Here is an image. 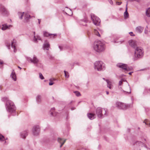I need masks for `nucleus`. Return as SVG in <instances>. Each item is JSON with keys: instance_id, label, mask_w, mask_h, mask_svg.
<instances>
[{"instance_id": "nucleus-1", "label": "nucleus", "mask_w": 150, "mask_h": 150, "mask_svg": "<svg viewBox=\"0 0 150 150\" xmlns=\"http://www.w3.org/2000/svg\"><path fill=\"white\" fill-rule=\"evenodd\" d=\"M2 100L6 102L5 107L8 112L11 113L15 112L16 110V108L13 102L9 100L7 97L3 98Z\"/></svg>"}, {"instance_id": "nucleus-2", "label": "nucleus", "mask_w": 150, "mask_h": 150, "mask_svg": "<svg viewBox=\"0 0 150 150\" xmlns=\"http://www.w3.org/2000/svg\"><path fill=\"white\" fill-rule=\"evenodd\" d=\"M119 89L124 92H126L128 93H131L130 87L127 81L124 79H122L120 81L118 84Z\"/></svg>"}, {"instance_id": "nucleus-3", "label": "nucleus", "mask_w": 150, "mask_h": 150, "mask_svg": "<svg viewBox=\"0 0 150 150\" xmlns=\"http://www.w3.org/2000/svg\"><path fill=\"white\" fill-rule=\"evenodd\" d=\"M93 48L94 50L98 52H102L105 50L104 44L100 41H96L94 44Z\"/></svg>"}, {"instance_id": "nucleus-4", "label": "nucleus", "mask_w": 150, "mask_h": 150, "mask_svg": "<svg viewBox=\"0 0 150 150\" xmlns=\"http://www.w3.org/2000/svg\"><path fill=\"white\" fill-rule=\"evenodd\" d=\"M96 111L97 117L100 118H102L108 115L107 109L100 107H98L96 109Z\"/></svg>"}, {"instance_id": "nucleus-5", "label": "nucleus", "mask_w": 150, "mask_h": 150, "mask_svg": "<svg viewBox=\"0 0 150 150\" xmlns=\"http://www.w3.org/2000/svg\"><path fill=\"white\" fill-rule=\"evenodd\" d=\"M26 58L28 62L33 63L36 67H41V64L39 62V59L35 55H34L32 58L27 57H26Z\"/></svg>"}, {"instance_id": "nucleus-6", "label": "nucleus", "mask_w": 150, "mask_h": 150, "mask_svg": "<svg viewBox=\"0 0 150 150\" xmlns=\"http://www.w3.org/2000/svg\"><path fill=\"white\" fill-rule=\"evenodd\" d=\"M143 49L141 47H137L136 48L134 52V56L136 59L142 58L144 55Z\"/></svg>"}, {"instance_id": "nucleus-7", "label": "nucleus", "mask_w": 150, "mask_h": 150, "mask_svg": "<svg viewBox=\"0 0 150 150\" xmlns=\"http://www.w3.org/2000/svg\"><path fill=\"white\" fill-rule=\"evenodd\" d=\"M94 68L98 71H103L105 69L104 64L102 61H96L94 63Z\"/></svg>"}, {"instance_id": "nucleus-8", "label": "nucleus", "mask_w": 150, "mask_h": 150, "mask_svg": "<svg viewBox=\"0 0 150 150\" xmlns=\"http://www.w3.org/2000/svg\"><path fill=\"white\" fill-rule=\"evenodd\" d=\"M117 66L119 68H122L125 71H129L133 70V68L132 67H129L126 64L122 63H118Z\"/></svg>"}, {"instance_id": "nucleus-9", "label": "nucleus", "mask_w": 150, "mask_h": 150, "mask_svg": "<svg viewBox=\"0 0 150 150\" xmlns=\"http://www.w3.org/2000/svg\"><path fill=\"white\" fill-rule=\"evenodd\" d=\"M91 18L94 24L97 25L100 24V20L98 17L95 16L94 14H92L91 15Z\"/></svg>"}, {"instance_id": "nucleus-10", "label": "nucleus", "mask_w": 150, "mask_h": 150, "mask_svg": "<svg viewBox=\"0 0 150 150\" xmlns=\"http://www.w3.org/2000/svg\"><path fill=\"white\" fill-rule=\"evenodd\" d=\"M40 131V128L38 126H34L33 127L32 132L34 135H38Z\"/></svg>"}, {"instance_id": "nucleus-11", "label": "nucleus", "mask_w": 150, "mask_h": 150, "mask_svg": "<svg viewBox=\"0 0 150 150\" xmlns=\"http://www.w3.org/2000/svg\"><path fill=\"white\" fill-rule=\"evenodd\" d=\"M116 105L118 108L122 109H125L127 107L125 104L119 102H117L116 103Z\"/></svg>"}, {"instance_id": "nucleus-12", "label": "nucleus", "mask_w": 150, "mask_h": 150, "mask_svg": "<svg viewBox=\"0 0 150 150\" xmlns=\"http://www.w3.org/2000/svg\"><path fill=\"white\" fill-rule=\"evenodd\" d=\"M24 21L25 22H28L29 21V19L31 18V16L28 12L25 13V16H24Z\"/></svg>"}, {"instance_id": "nucleus-13", "label": "nucleus", "mask_w": 150, "mask_h": 150, "mask_svg": "<svg viewBox=\"0 0 150 150\" xmlns=\"http://www.w3.org/2000/svg\"><path fill=\"white\" fill-rule=\"evenodd\" d=\"M129 45L132 48H136L137 47V44L135 41L131 40L129 41Z\"/></svg>"}, {"instance_id": "nucleus-14", "label": "nucleus", "mask_w": 150, "mask_h": 150, "mask_svg": "<svg viewBox=\"0 0 150 150\" xmlns=\"http://www.w3.org/2000/svg\"><path fill=\"white\" fill-rule=\"evenodd\" d=\"M144 27L141 26H138L135 29V31L136 32L140 34L144 30Z\"/></svg>"}, {"instance_id": "nucleus-15", "label": "nucleus", "mask_w": 150, "mask_h": 150, "mask_svg": "<svg viewBox=\"0 0 150 150\" xmlns=\"http://www.w3.org/2000/svg\"><path fill=\"white\" fill-rule=\"evenodd\" d=\"M50 46V44L47 41H46L43 45V47L44 50H48Z\"/></svg>"}, {"instance_id": "nucleus-16", "label": "nucleus", "mask_w": 150, "mask_h": 150, "mask_svg": "<svg viewBox=\"0 0 150 150\" xmlns=\"http://www.w3.org/2000/svg\"><path fill=\"white\" fill-rule=\"evenodd\" d=\"M66 139H65L64 140H63L62 139L59 138L58 139V141L59 143L61 144V145L60 146V147L61 148L62 145L64 144V143L65 142Z\"/></svg>"}, {"instance_id": "nucleus-17", "label": "nucleus", "mask_w": 150, "mask_h": 150, "mask_svg": "<svg viewBox=\"0 0 150 150\" xmlns=\"http://www.w3.org/2000/svg\"><path fill=\"white\" fill-rule=\"evenodd\" d=\"M87 116L88 118L91 120L93 119L96 117L95 114L92 113H88Z\"/></svg>"}, {"instance_id": "nucleus-18", "label": "nucleus", "mask_w": 150, "mask_h": 150, "mask_svg": "<svg viewBox=\"0 0 150 150\" xmlns=\"http://www.w3.org/2000/svg\"><path fill=\"white\" fill-rule=\"evenodd\" d=\"M16 40H13L11 42V46L13 48L14 52H15L16 51Z\"/></svg>"}, {"instance_id": "nucleus-19", "label": "nucleus", "mask_w": 150, "mask_h": 150, "mask_svg": "<svg viewBox=\"0 0 150 150\" xmlns=\"http://www.w3.org/2000/svg\"><path fill=\"white\" fill-rule=\"evenodd\" d=\"M11 77L14 81H16V74L14 72V70H13L11 75Z\"/></svg>"}, {"instance_id": "nucleus-20", "label": "nucleus", "mask_w": 150, "mask_h": 150, "mask_svg": "<svg viewBox=\"0 0 150 150\" xmlns=\"http://www.w3.org/2000/svg\"><path fill=\"white\" fill-rule=\"evenodd\" d=\"M21 137L23 138H25L27 136V132L26 131L22 132L20 134Z\"/></svg>"}, {"instance_id": "nucleus-21", "label": "nucleus", "mask_w": 150, "mask_h": 150, "mask_svg": "<svg viewBox=\"0 0 150 150\" xmlns=\"http://www.w3.org/2000/svg\"><path fill=\"white\" fill-rule=\"evenodd\" d=\"M0 11L3 13H6V10L5 7L2 5L0 6Z\"/></svg>"}, {"instance_id": "nucleus-22", "label": "nucleus", "mask_w": 150, "mask_h": 150, "mask_svg": "<svg viewBox=\"0 0 150 150\" xmlns=\"http://www.w3.org/2000/svg\"><path fill=\"white\" fill-rule=\"evenodd\" d=\"M25 14V13L24 12H19L18 13V15L19 16V18L20 19H22L23 18V16H24Z\"/></svg>"}, {"instance_id": "nucleus-23", "label": "nucleus", "mask_w": 150, "mask_h": 150, "mask_svg": "<svg viewBox=\"0 0 150 150\" xmlns=\"http://www.w3.org/2000/svg\"><path fill=\"white\" fill-rule=\"evenodd\" d=\"M41 40V38L38 35L35 36L34 35L33 39V41L34 42H37L38 41V40Z\"/></svg>"}, {"instance_id": "nucleus-24", "label": "nucleus", "mask_w": 150, "mask_h": 150, "mask_svg": "<svg viewBox=\"0 0 150 150\" xmlns=\"http://www.w3.org/2000/svg\"><path fill=\"white\" fill-rule=\"evenodd\" d=\"M107 83V86L110 89H112L113 88V86L112 85V83L109 81L108 80H106Z\"/></svg>"}, {"instance_id": "nucleus-25", "label": "nucleus", "mask_w": 150, "mask_h": 150, "mask_svg": "<svg viewBox=\"0 0 150 150\" xmlns=\"http://www.w3.org/2000/svg\"><path fill=\"white\" fill-rule=\"evenodd\" d=\"M44 35L45 36L48 37L49 36H53V38L54 36H56V34H52L49 33H48L46 32H44L43 33Z\"/></svg>"}, {"instance_id": "nucleus-26", "label": "nucleus", "mask_w": 150, "mask_h": 150, "mask_svg": "<svg viewBox=\"0 0 150 150\" xmlns=\"http://www.w3.org/2000/svg\"><path fill=\"white\" fill-rule=\"evenodd\" d=\"M11 25L8 26L6 24H3L2 25V27L1 28V29L2 30H5L8 28Z\"/></svg>"}, {"instance_id": "nucleus-27", "label": "nucleus", "mask_w": 150, "mask_h": 150, "mask_svg": "<svg viewBox=\"0 0 150 150\" xmlns=\"http://www.w3.org/2000/svg\"><path fill=\"white\" fill-rule=\"evenodd\" d=\"M55 79L54 78H51L49 79L50 82L49 83V85L51 86L53 85L54 83L53 82L54 81H55Z\"/></svg>"}, {"instance_id": "nucleus-28", "label": "nucleus", "mask_w": 150, "mask_h": 150, "mask_svg": "<svg viewBox=\"0 0 150 150\" xmlns=\"http://www.w3.org/2000/svg\"><path fill=\"white\" fill-rule=\"evenodd\" d=\"M149 93H150V88H145L143 92V94L144 95H146Z\"/></svg>"}, {"instance_id": "nucleus-29", "label": "nucleus", "mask_w": 150, "mask_h": 150, "mask_svg": "<svg viewBox=\"0 0 150 150\" xmlns=\"http://www.w3.org/2000/svg\"><path fill=\"white\" fill-rule=\"evenodd\" d=\"M129 16V14L127 11V7L126 8V10L125 12L124 13V16L125 18H126L128 17Z\"/></svg>"}, {"instance_id": "nucleus-30", "label": "nucleus", "mask_w": 150, "mask_h": 150, "mask_svg": "<svg viewBox=\"0 0 150 150\" xmlns=\"http://www.w3.org/2000/svg\"><path fill=\"white\" fill-rule=\"evenodd\" d=\"M41 96L40 95H38L37 96L36 98V100L38 103H39L41 102Z\"/></svg>"}, {"instance_id": "nucleus-31", "label": "nucleus", "mask_w": 150, "mask_h": 150, "mask_svg": "<svg viewBox=\"0 0 150 150\" xmlns=\"http://www.w3.org/2000/svg\"><path fill=\"white\" fill-rule=\"evenodd\" d=\"M146 15L148 17H150V8H149L146 11Z\"/></svg>"}, {"instance_id": "nucleus-32", "label": "nucleus", "mask_w": 150, "mask_h": 150, "mask_svg": "<svg viewBox=\"0 0 150 150\" xmlns=\"http://www.w3.org/2000/svg\"><path fill=\"white\" fill-rule=\"evenodd\" d=\"M94 34L100 37V35L99 34V33L98 32V31L96 29H94Z\"/></svg>"}, {"instance_id": "nucleus-33", "label": "nucleus", "mask_w": 150, "mask_h": 150, "mask_svg": "<svg viewBox=\"0 0 150 150\" xmlns=\"http://www.w3.org/2000/svg\"><path fill=\"white\" fill-rule=\"evenodd\" d=\"M5 140L4 136L0 134V141L3 142Z\"/></svg>"}, {"instance_id": "nucleus-34", "label": "nucleus", "mask_w": 150, "mask_h": 150, "mask_svg": "<svg viewBox=\"0 0 150 150\" xmlns=\"http://www.w3.org/2000/svg\"><path fill=\"white\" fill-rule=\"evenodd\" d=\"M144 122L145 123L146 125H149L150 127V121L146 120H145Z\"/></svg>"}, {"instance_id": "nucleus-35", "label": "nucleus", "mask_w": 150, "mask_h": 150, "mask_svg": "<svg viewBox=\"0 0 150 150\" xmlns=\"http://www.w3.org/2000/svg\"><path fill=\"white\" fill-rule=\"evenodd\" d=\"M76 95L77 96H81V94L80 92L78 91H75L74 92Z\"/></svg>"}, {"instance_id": "nucleus-36", "label": "nucleus", "mask_w": 150, "mask_h": 150, "mask_svg": "<svg viewBox=\"0 0 150 150\" xmlns=\"http://www.w3.org/2000/svg\"><path fill=\"white\" fill-rule=\"evenodd\" d=\"M64 73L65 76V77L67 78H68L69 76L68 73V72H67L65 71H64Z\"/></svg>"}, {"instance_id": "nucleus-37", "label": "nucleus", "mask_w": 150, "mask_h": 150, "mask_svg": "<svg viewBox=\"0 0 150 150\" xmlns=\"http://www.w3.org/2000/svg\"><path fill=\"white\" fill-rule=\"evenodd\" d=\"M39 77L41 79H44V77L41 73H39Z\"/></svg>"}, {"instance_id": "nucleus-38", "label": "nucleus", "mask_w": 150, "mask_h": 150, "mask_svg": "<svg viewBox=\"0 0 150 150\" xmlns=\"http://www.w3.org/2000/svg\"><path fill=\"white\" fill-rule=\"evenodd\" d=\"M55 108H53L51 109L50 111H51V115L53 116V112L52 111H54V110Z\"/></svg>"}, {"instance_id": "nucleus-39", "label": "nucleus", "mask_w": 150, "mask_h": 150, "mask_svg": "<svg viewBox=\"0 0 150 150\" xmlns=\"http://www.w3.org/2000/svg\"><path fill=\"white\" fill-rule=\"evenodd\" d=\"M129 33L130 34V35H131V36H135V35L134 34H133V33L132 32H130Z\"/></svg>"}, {"instance_id": "nucleus-40", "label": "nucleus", "mask_w": 150, "mask_h": 150, "mask_svg": "<svg viewBox=\"0 0 150 150\" xmlns=\"http://www.w3.org/2000/svg\"><path fill=\"white\" fill-rule=\"evenodd\" d=\"M129 0V1H136L138 2H139L140 1V0Z\"/></svg>"}, {"instance_id": "nucleus-41", "label": "nucleus", "mask_w": 150, "mask_h": 150, "mask_svg": "<svg viewBox=\"0 0 150 150\" xmlns=\"http://www.w3.org/2000/svg\"><path fill=\"white\" fill-rule=\"evenodd\" d=\"M59 48L60 49V50H63V47L61 46H59Z\"/></svg>"}, {"instance_id": "nucleus-42", "label": "nucleus", "mask_w": 150, "mask_h": 150, "mask_svg": "<svg viewBox=\"0 0 150 150\" xmlns=\"http://www.w3.org/2000/svg\"><path fill=\"white\" fill-rule=\"evenodd\" d=\"M109 1L110 3V4L111 5H112L113 4V3L112 1V0H109Z\"/></svg>"}, {"instance_id": "nucleus-43", "label": "nucleus", "mask_w": 150, "mask_h": 150, "mask_svg": "<svg viewBox=\"0 0 150 150\" xmlns=\"http://www.w3.org/2000/svg\"><path fill=\"white\" fill-rule=\"evenodd\" d=\"M121 4V2H116L117 4L118 5H120Z\"/></svg>"}, {"instance_id": "nucleus-44", "label": "nucleus", "mask_w": 150, "mask_h": 150, "mask_svg": "<svg viewBox=\"0 0 150 150\" xmlns=\"http://www.w3.org/2000/svg\"><path fill=\"white\" fill-rule=\"evenodd\" d=\"M3 63V61L2 60L0 59V65L2 64Z\"/></svg>"}, {"instance_id": "nucleus-45", "label": "nucleus", "mask_w": 150, "mask_h": 150, "mask_svg": "<svg viewBox=\"0 0 150 150\" xmlns=\"http://www.w3.org/2000/svg\"><path fill=\"white\" fill-rule=\"evenodd\" d=\"M144 33L146 34H147V30L146 29V28H145V30Z\"/></svg>"}, {"instance_id": "nucleus-46", "label": "nucleus", "mask_w": 150, "mask_h": 150, "mask_svg": "<svg viewBox=\"0 0 150 150\" xmlns=\"http://www.w3.org/2000/svg\"><path fill=\"white\" fill-rule=\"evenodd\" d=\"M75 109V107H72L71 108V110H73Z\"/></svg>"}, {"instance_id": "nucleus-47", "label": "nucleus", "mask_w": 150, "mask_h": 150, "mask_svg": "<svg viewBox=\"0 0 150 150\" xmlns=\"http://www.w3.org/2000/svg\"><path fill=\"white\" fill-rule=\"evenodd\" d=\"M38 23H39V24H40V19H38Z\"/></svg>"}, {"instance_id": "nucleus-48", "label": "nucleus", "mask_w": 150, "mask_h": 150, "mask_svg": "<svg viewBox=\"0 0 150 150\" xmlns=\"http://www.w3.org/2000/svg\"><path fill=\"white\" fill-rule=\"evenodd\" d=\"M133 72H130L129 73V75H131L133 73Z\"/></svg>"}, {"instance_id": "nucleus-49", "label": "nucleus", "mask_w": 150, "mask_h": 150, "mask_svg": "<svg viewBox=\"0 0 150 150\" xmlns=\"http://www.w3.org/2000/svg\"><path fill=\"white\" fill-rule=\"evenodd\" d=\"M106 92L107 95H108L109 94V92L108 91H106Z\"/></svg>"}, {"instance_id": "nucleus-50", "label": "nucleus", "mask_w": 150, "mask_h": 150, "mask_svg": "<svg viewBox=\"0 0 150 150\" xmlns=\"http://www.w3.org/2000/svg\"><path fill=\"white\" fill-rule=\"evenodd\" d=\"M18 67L20 69H21V67H19V66H18Z\"/></svg>"}, {"instance_id": "nucleus-51", "label": "nucleus", "mask_w": 150, "mask_h": 150, "mask_svg": "<svg viewBox=\"0 0 150 150\" xmlns=\"http://www.w3.org/2000/svg\"><path fill=\"white\" fill-rule=\"evenodd\" d=\"M122 42H123L122 41H120V43H122Z\"/></svg>"}, {"instance_id": "nucleus-52", "label": "nucleus", "mask_w": 150, "mask_h": 150, "mask_svg": "<svg viewBox=\"0 0 150 150\" xmlns=\"http://www.w3.org/2000/svg\"><path fill=\"white\" fill-rule=\"evenodd\" d=\"M7 46H8V49H9V45H7ZM9 46H10V45H9Z\"/></svg>"}, {"instance_id": "nucleus-53", "label": "nucleus", "mask_w": 150, "mask_h": 150, "mask_svg": "<svg viewBox=\"0 0 150 150\" xmlns=\"http://www.w3.org/2000/svg\"><path fill=\"white\" fill-rule=\"evenodd\" d=\"M0 89H1V86H0Z\"/></svg>"}, {"instance_id": "nucleus-54", "label": "nucleus", "mask_w": 150, "mask_h": 150, "mask_svg": "<svg viewBox=\"0 0 150 150\" xmlns=\"http://www.w3.org/2000/svg\"><path fill=\"white\" fill-rule=\"evenodd\" d=\"M34 35H35V32H34Z\"/></svg>"}, {"instance_id": "nucleus-55", "label": "nucleus", "mask_w": 150, "mask_h": 150, "mask_svg": "<svg viewBox=\"0 0 150 150\" xmlns=\"http://www.w3.org/2000/svg\"><path fill=\"white\" fill-rule=\"evenodd\" d=\"M85 21L86 22V23L87 22V21H86V20Z\"/></svg>"}, {"instance_id": "nucleus-56", "label": "nucleus", "mask_w": 150, "mask_h": 150, "mask_svg": "<svg viewBox=\"0 0 150 150\" xmlns=\"http://www.w3.org/2000/svg\"><path fill=\"white\" fill-rule=\"evenodd\" d=\"M72 102V101H71L70 103H71Z\"/></svg>"}, {"instance_id": "nucleus-57", "label": "nucleus", "mask_w": 150, "mask_h": 150, "mask_svg": "<svg viewBox=\"0 0 150 150\" xmlns=\"http://www.w3.org/2000/svg\"><path fill=\"white\" fill-rule=\"evenodd\" d=\"M6 143V141H5V143Z\"/></svg>"}, {"instance_id": "nucleus-58", "label": "nucleus", "mask_w": 150, "mask_h": 150, "mask_svg": "<svg viewBox=\"0 0 150 150\" xmlns=\"http://www.w3.org/2000/svg\"><path fill=\"white\" fill-rule=\"evenodd\" d=\"M125 76V75H122V76Z\"/></svg>"}, {"instance_id": "nucleus-59", "label": "nucleus", "mask_w": 150, "mask_h": 150, "mask_svg": "<svg viewBox=\"0 0 150 150\" xmlns=\"http://www.w3.org/2000/svg\"><path fill=\"white\" fill-rule=\"evenodd\" d=\"M140 142L141 143H142V142Z\"/></svg>"}, {"instance_id": "nucleus-60", "label": "nucleus", "mask_w": 150, "mask_h": 150, "mask_svg": "<svg viewBox=\"0 0 150 150\" xmlns=\"http://www.w3.org/2000/svg\"><path fill=\"white\" fill-rule=\"evenodd\" d=\"M146 28H148V27H147V26H146Z\"/></svg>"}]
</instances>
